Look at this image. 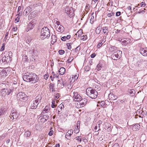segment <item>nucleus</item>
Here are the masks:
<instances>
[{
  "instance_id": "obj_1",
  "label": "nucleus",
  "mask_w": 147,
  "mask_h": 147,
  "mask_svg": "<svg viewBox=\"0 0 147 147\" xmlns=\"http://www.w3.org/2000/svg\"><path fill=\"white\" fill-rule=\"evenodd\" d=\"M23 80L27 82L33 81L34 83L36 82L38 80V78L36 75L32 73H27L23 76Z\"/></svg>"
},
{
  "instance_id": "obj_2",
  "label": "nucleus",
  "mask_w": 147,
  "mask_h": 147,
  "mask_svg": "<svg viewBox=\"0 0 147 147\" xmlns=\"http://www.w3.org/2000/svg\"><path fill=\"white\" fill-rule=\"evenodd\" d=\"M12 53L10 51H5L2 54V61L4 64L8 63L12 60Z\"/></svg>"
},
{
  "instance_id": "obj_3",
  "label": "nucleus",
  "mask_w": 147,
  "mask_h": 147,
  "mask_svg": "<svg viewBox=\"0 0 147 147\" xmlns=\"http://www.w3.org/2000/svg\"><path fill=\"white\" fill-rule=\"evenodd\" d=\"M86 92L87 95L92 98L95 99L97 97L98 93L95 90L91 88H88L86 89Z\"/></svg>"
},
{
  "instance_id": "obj_4",
  "label": "nucleus",
  "mask_w": 147,
  "mask_h": 147,
  "mask_svg": "<svg viewBox=\"0 0 147 147\" xmlns=\"http://www.w3.org/2000/svg\"><path fill=\"white\" fill-rule=\"evenodd\" d=\"M50 35V31L48 28L45 27L41 29L40 38L42 39L43 40L46 38H48Z\"/></svg>"
},
{
  "instance_id": "obj_5",
  "label": "nucleus",
  "mask_w": 147,
  "mask_h": 147,
  "mask_svg": "<svg viewBox=\"0 0 147 147\" xmlns=\"http://www.w3.org/2000/svg\"><path fill=\"white\" fill-rule=\"evenodd\" d=\"M122 52L121 51H117L114 53L111 56V58L114 60H117L121 58Z\"/></svg>"
},
{
  "instance_id": "obj_6",
  "label": "nucleus",
  "mask_w": 147,
  "mask_h": 147,
  "mask_svg": "<svg viewBox=\"0 0 147 147\" xmlns=\"http://www.w3.org/2000/svg\"><path fill=\"white\" fill-rule=\"evenodd\" d=\"M65 12L67 13L70 18L73 17L74 15V12L72 7H67L65 9Z\"/></svg>"
},
{
  "instance_id": "obj_7",
  "label": "nucleus",
  "mask_w": 147,
  "mask_h": 147,
  "mask_svg": "<svg viewBox=\"0 0 147 147\" xmlns=\"http://www.w3.org/2000/svg\"><path fill=\"white\" fill-rule=\"evenodd\" d=\"M12 90L9 88H7L6 89L4 88L1 90V92L2 95L5 96L6 95L9 94L12 92Z\"/></svg>"
},
{
  "instance_id": "obj_8",
  "label": "nucleus",
  "mask_w": 147,
  "mask_h": 147,
  "mask_svg": "<svg viewBox=\"0 0 147 147\" xmlns=\"http://www.w3.org/2000/svg\"><path fill=\"white\" fill-rule=\"evenodd\" d=\"M17 96L18 98L22 99V100L26 101L28 100V97L23 92H20L18 93L17 95Z\"/></svg>"
},
{
  "instance_id": "obj_9",
  "label": "nucleus",
  "mask_w": 147,
  "mask_h": 147,
  "mask_svg": "<svg viewBox=\"0 0 147 147\" xmlns=\"http://www.w3.org/2000/svg\"><path fill=\"white\" fill-rule=\"evenodd\" d=\"M10 69L6 68L3 69L0 73L1 76L3 77H5L10 74Z\"/></svg>"
},
{
  "instance_id": "obj_10",
  "label": "nucleus",
  "mask_w": 147,
  "mask_h": 147,
  "mask_svg": "<svg viewBox=\"0 0 147 147\" xmlns=\"http://www.w3.org/2000/svg\"><path fill=\"white\" fill-rule=\"evenodd\" d=\"M29 52L31 54L33 58H34L35 57L38 56V51L36 48L34 47H32L30 48Z\"/></svg>"
},
{
  "instance_id": "obj_11",
  "label": "nucleus",
  "mask_w": 147,
  "mask_h": 147,
  "mask_svg": "<svg viewBox=\"0 0 147 147\" xmlns=\"http://www.w3.org/2000/svg\"><path fill=\"white\" fill-rule=\"evenodd\" d=\"M74 101H81L82 98V97L78 94L77 92H74Z\"/></svg>"
},
{
  "instance_id": "obj_12",
  "label": "nucleus",
  "mask_w": 147,
  "mask_h": 147,
  "mask_svg": "<svg viewBox=\"0 0 147 147\" xmlns=\"http://www.w3.org/2000/svg\"><path fill=\"white\" fill-rule=\"evenodd\" d=\"M11 115L13 117V119H16L19 115V114L17 113L16 110L14 109L12 110Z\"/></svg>"
},
{
  "instance_id": "obj_13",
  "label": "nucleus",
  "mask_w": 147,
  "mask_h": 147,
  "mask_svg": "<svg viewBox=\"0 0 147 147\" xmlns=\"http://www.w3.org/2000/svg\"><path fill=\"white\" fill-rule=\"evenodd\" d=\"M140 52L143 55L147 56V48H141L140 50Z\"/></svg>"
},
{
  "instance_id": "obj_14",
  "label": "nucleus",
  "mask_w": 147,
  "mask_h": 147,
  "mask_svg": "<svg viewBox=\"0 0 147 147\" xmlns=\"http://www.w3.org/2000/svg\"><path fill=\"white\" fill-rule=\"evenodd\" d=\"M58 87L59 88H63L64 86V84L63 83V80L61 78L58 81Z\"/></svg>"
},
{
  "instance_id": "obj_15",
  "label": "nucleus",
  "mask_w": 147,
  "mask_h": 147,
  "mask_svg": "<svg viewBox=\"0 0 147 147\" xmlns=\"http://www.w3.org/2000/svg\"><path fill=\"white\" fill-rule=\"evenodd\" d=\"M86 102H83L81 103L80 102H77L76 107L78 108L83 107L86 104Z\"/></svg>"
},
{
  "instance_id": "obj_16",
  "label": "nucleus",
  "mask_w": 147,
  "mask_h": 147,
  "mask_svg": "<svg viewBox=\"0 0 147 147\" xmlns=\"http://www.w3.org/2000/svg\"><path fill=\"white\" fill-rule=\"evenodd\" d=\"M64 29V27L61 25L57 26L56 28V30L57 31L61 32H63Z\"/></svg>"
},
{
  "instance_id": "obj_17",
  "label": "nucleus",
  "mask_w": 147,
  "mask_h": 147,
  "mask_svg": "<svg viewBox=\"0 0 147 147\" xmlns=\"http://www.w3.org/2000/svg\"><path fill=\"white\" fill-rule=\"evenodd\" d=\"M102 30L103 32L105 34L107 35L109 32V27L107 26H104L102 27Z\"/></svg>"
},
{
  "instance_id": "obj_18",
  "label": "nucleus",
  "mask_w": 147,
  "mask_h": 147,
  "mask_svg": "<svg viewBox=\"0 0 147 147\" xmlns=\"http://www.w3.org/2000/svg\"><path fill=\"white\" fill-rule=\"evenodd\" d=\"M35 26L33 22H30L28 26L27 29L28 30L32 29Z\"/></svg>"
},
{
  "instance_id": "obj_19",
  "label": "nucleus",
  "mask_w": 147,
  "mask_h": 147,
  "mask_svg": "<svg viewBox=\"0 0 147 147\" xmlns=\"http://www.w3.org/2000/svg\"><path fill=\"white\" fill-rule=\"evenodd\" d=\"M123 40L121 41V42L123 43L124 45L128 44L130 43V40L129 39L125 38L123 39Z\"/></svg>"
},
{
  "instance_id": "obj_20",
  "label": "nucleus",
  "mask_w": 147,
  "mask_h": 147,
  "mask_svg": "<svg viewBox=\"0 0 147 147\" xmlns=\"http://www.w3.org/2000/svg\"><path fill=\"white\" fill-rule=\"evenodd\" d=\"M38 102H33V103L31 106V109H36L38 104Z\"/></svg>"
},
{
  "instance_id": "obj_21",
  "label": "nucleus",
  "mask_w": 147,
  "mask_h": 147,
  "mask_svg": "<svg viewBox=\"0 0 147 147\" xmlns=\"http://www.w3.org/2000/svg\"><path fill=\"white\" fill-rule=\"evenodd\" d=\"M109 100H113L116 99V97L115 96L113 95V94L112 93H111L109 94Z\"/></svg>"
},
{
  "instance_id": "obj_22",
  "label": "nucleus",
  "mask_w": 147,
  "mask_h": 147,
  "mask_svg": "<svg viewBox=\"0 0 147 147\" xmlns=\"http://www.w3.org/2000/svg\"><path fill=\"white\" fill-rule=\"evenodd\" d=\"M57 37L55 35H53L51 36V42L52 44H53L57 40Z\"/></svg>"
},
{
  "instance_id": "obj_23",
  "label": "nucleus",
  "mask_w": 147,
  "mask_h": 147,
  "mask_svg": "<svg viewBox=\"0 0 147 147\" xmlns=\"http://www.w3.org/2000/svg\"><path fill=\"white\" fill-rule=\"evenodd\" d=\"M65 69L63 67H61L59 70V72L60 74L63 75L65 72Z\"/></svg>"
},
{
  "instance_id": "obj_24",
  "label": "nucleus",
  "mask_w": 147,
  "mask_h": 147,
  "mask_svg": "<svg viewBox=\"0 0 147 147\" xmlns=\"http://www.w3.org/2000/svg\"><path fill=\"white\" fill-rule=\"evenodd\" d=\"M140 125L138 124H136L132 127V129L134 131H136L139 129L140 128Z\"/></svg>"
},
{
  "instance_id": "obj_25",
  "label": "nucleus",
  "mask_w": 147,
  "mask_h": 147,
  "mask_svg": "<svg viewBox=\"0 0 147 147\" xmlns=\"http://www.w3.org/2000/svg\"><path fill=\"white\" fill-rule=\"evenodd\" d=\"M102 30V28L100 26H98L96 29L95 32L96 34H99L100 33Z\"/></svg>"
},
{
  "instance_id": "obj_26",
  "label": "nucleus",
  "mask_w": 147,
  "mask_h": 147,
  "mask_svg": "<svg viewBox=\"0 0 147 147\" xmlns=\"http://www.w3.org/2000/svg\"><path fill=\"white\" fill-rule=\"evenodd\" d=\"M49 107L48 106H46L45 107L43 111L42 112V114H45L48 112L49 109Z\"/></svg>"
},
{
  "instance_id": "obj_27",
  "label": "nucleus",
  "mask_w": 147,
  "mask_h": 147,
  "mask_svg": "<svg viewBox=\"0 0 147 147\" xmlns=\"http://www.w3.org/2000/svg\"><path fill=\"white\" fill-rule=\"evenodd\" d=\"M6 110V109L5 108H1L0 109V116L2 115H4Z\"/></svg>"
},
{
  "instance_id": "obj_28",
  "label": "nucleus",
  "mask_w": 147,
  "mask_h": 147,
  "mask_svg": "<svg viewBox=\"0 0 147 147\" xmlns=\"http://www.w3.org/2000/svg\"><path fill=\"white\" fill-rule=\"evenodd\" d=\"M26 13H29L32 11V8L31 7H28L25 9Z\"/></svg>"
},
{
  "instance_id": "obj_29",
  "label": "nucleus",
  "mask_w": 147,
  "mask_h": 147,
  "mask_svg": "<svg viewBox=\"0 0 147 147\" xmlns=\"http://www.w3.org/2000/svg\"><path fill=\"white\" fill-rule=\"evenodd\" d=\"M31 135V133L29 131H26L24 132V136L26 137H29Z\"/></svg>"
},
{
  "instance_id": "obj_30",
  "label": "nucleus",
  "mask_w": 147,
  "mask_h": 147,
  "mask_svg": "<svg viewBox=\"0 0 147 147\" xmlns=\"http://www.w3.org/2000/svg\"><path fill=\"white\" fill-rule=\"evenodd\" d=\"M105 41H104L103 40V39H102L101 40V42H99L97 45V47L98 48H100L102 45L105 42Z\"/></svg>"
},
{
  "instance_id": "obj_31",
  "label": "nucleus",
  "mask_w": 147,
  "mask_h": 147,
  "mask_svg": "<svg viewBox=\"0 0 147 147\" xmlns=\"http://www.w3.org/2000/svg\"><path fill=\"white\" fill-rule=\"evenodd\" d=\"M80 47L79 45L75 49H73L72 51H74L76 53H77L80 51Z\"/></svg>"
},
{
  "instance_id": "obj_32",
  "label": "nucleus",
  "mask_w": 147,
  "mask_h": 147,
  "mask_svg": "<svg viewBox=\"0 0 147 147\" xmlns=\"http://www.w3.org/2000/svg\"><path fill=\"white\" fill-rule=\"evenodd\" d=\"M117 49V47L115 46H112L110 48V50L111 52H113L115 51Z\"/></svg>"
},
{
  "instance_id": "obj_33",
  "label": "nucleus",
  "mask_w": 147,
  "mask_h": 147,
  "mask_svg": "<svg viewBox=\"0 0 147 147\" xmlns=\"http://www.w3.org/2000/svg\"><path fill=\"white\" fill-rule=\"evenodd\" d=\"M82 32V30H79L78 31L77 33L76 34V36L78 37H79L81 35Z\"/></svg>"
},
{
  "instance_id": "obj_34",
  "label": "nucleus",
  "mask_w": 147,
  "mask_h": 147,
  "mask_svg": "<svg viewBox=\"0 0 147 147\" xmlns=\"http://www.w3.org/2000/svg\"><path fill=\"white\" fill-rule=\"evenodd\" d=\"M23 58V60L24 61V62H26L27 61H28V59L27 57V56L26 55H24L22 57Z\"/></svg>"
},
{
  "instance_id": "obj_35",
  "label": "nucleus",
  "mask_w": 147,
  "mask_h": 147,
  "mask_svg": "<svg viewBox=\"0 0 147 147\" xmlns=\"http://www.w3.org/2000/svg\"><path fill=\"white\" fill-rule=\"evenodd\" d=\"M43 119L45 120V121H46L49 118V116L47 115H43L42 117Z\"/></svg>"
},
{
  "instance_id": "obj_36",
  "label": "nucleus",
  "mask_w": 147,
  "mask_h": 147,
  "mask_svg": "<svg viewBox=\"0 0 147 147\" xmlns=\"http://www.w3.org/2000/svg\"><path fill=\"white\" fill-rule=\"evenodd\" d=\"M41 99V97L40 95H39L37 96L36 98L35 101H38L40 100Z\"/></svg>"
},
{
  "instance_id": "obj_37",
  "label": "nucleus",
  "mask_w": 147,
  "mask_h": 147,
  "mask_svg": "<svg viewBox=\"0 0 147 147\" xmlns=\"http://www.w3.org/2000/svg\"><path fill=\"white\" fill-rule=\"evenodd\" d=\"M100 102L101 104V106L103 107H105L106 106V104H105V102Z\"/></svg>"
},
{
  "instance_id": "obj_38",
  "label": "nucleus",
  "mask_w": 147,
  "mask_h": 147,
  "mask_svg": "<svg viewBox=\"0 0 147 147\" xmlns=\"http://www.w3.org/2000/svg\"><path fill=\"white\" fill-rule=\"evenodd\" d=\"M80 121H78L77 122V123L76 124V127L75 128V129H79V125H80Z\"/></svg>"
},
{
  "instance_id": "obj_39",
  "label": "nucleus",
  "mask_w": 147,
  "mask_h": 147,
  "mask_svg": "<svg viewBox=\"0 0 147 147\" xmlns=\"http://www.w3.org/2000/svg\"><path fill=\"white\" fill-rule=\"evenodd\" d=\"M73 57H69L67 61L69 63L71 62L73 59Z\"/></svg>"
},
{
  "instance_id": "obj_40",
  "label": "nucleus",
  "mask_w": 147,
  "mask_h": 147,
  "mask_svg": "<svg viewBox=\"0 0 147 147\" xmlns=\"http://www.w3.org/2000/svg\"><path fill=\"white\" fill-rule=\"evenodd\" d=\"M87 38V36L86 35H83V36H81V40H84L86 39Z\"/></svg>"
},
{
  "instance_id": "obj_41",
  "label": "nucleus",
  "mask_w": 147,
  "mask_h": 147,
  "mask_svg": "<svg viewBox=\"0 0 147 147\" xmlns=\"http://www.w3.org/2000/svg\"><path fill=\"white\" fill-rule=\"evenodd\" d=\"M76 139L77 141L81 142L82 141V139L81 138L80 136H78L76 138Z\"/></svg>"
},
{
  "instance_id": "obj_42",
  "label": "nucleus",
  "mask_w": 147,
  "mask_h": 147,
  "mask_svg": "<svg viewBox=\"0 0 147 147\" xmlns=\"http://www.w3.org/2000/svg\"><path fill=\"white\" fill-rule=\"evenodd\" d=\"M115 13L114 12L109 13L107 14V16L108 17H110L114 15Z\"/></svg>"
},
{
  "instance_id": "obj_43",
  "label": "nucleus",
  "mask_w": 147,
  "mask_h": 147,
  "mask_svg": "<svg viewBox=\"0 0 147 147\" xmlns=\"http://www.w3.org/2000/svg\"><path fill=\"white\" fill-rule=\"evenodd\" d=\"M52 104L51 105V106L52 108H54L56 107L57 105L55 104V102H52Z\"/></svg>"
},
{
  "instance_id": "obj_44",
  "label": "nucleus",
  "mask_w": 147,
  "mask_h": 147,
  "mask_svg": "<svg viewBox=\"0 0 147 147\" xmlns=\"http://www.w3.org/2000/svg\"><path fill=\"white\" fill-rule=\"evenodd\" d=\"M71 135L69 134H67V133H66L65 135V138L67 139H69V138L71 136Z\"/></svg>"
},
{
  "instance_id": "obj_45",
  "label": "nucleus",
  "mask_w": 147,
  "mask_h": 147,
  "mask_svg": "<svg viewBox=\"0 0 147 147\" xmlns=\"http://www.w3.org/2000/svg\"><path fill=\"white\" fill-rule=\"evenodd\" d=\"M67 48L69 49H70L71 48V44L70 43H67Z\"/></svg>"
},
{
  "instance_id": "obj_46",
  "label": "nucleus",
  "mask_w": 147,
  "mask_h": 147,
  "mask_svg": "<svg viewBox=\"0 0 147 147\" xmlns=\"http://www.w3.org/2000/svg\"><path fill=\"white\" fill-rule=\"evenodd\" d=\"M90 67L88 66H86L84 67V69L86 71H88L90 70Z\"/></svg>"
},
{
  "instance_id": "obj_47",
  "label": "nucleus",
  "mask_w": 147,
  "mask_h": 147,
  "mask_svg": "<svg viewBox=\"0 0 147 147\" xmlns=\"http://www.w3.org/2000/svg\"><path fill=\"white\" fill-rule=\"evenodd\" d=\"M54 86V84H52V83H51L50 84L49 87L51 89H52V91H53V87Z\"/></svg>"
},
{
  "instance_id": "obj_48",
  "label": "nucleus",
  "mask_w": 147,
  "mask_h": 147,
  "mask_svg": "<svg viewBox=\"0 0 147 147\" xmlns=\"http://www.w3.org/2000/svg\"><path fill=\"white\" fill-rule=\"evenodd\" d=\"M59 53L61 55H63L65 53V51L63 50H60L59 51Z\"/></svg>"
},
{
  "instance_id": "obj_49",
  "label": "nucleus",
  "mask_w": 147,
  "mask_h": 147,
  "mask_svg": "<svg viewBox=\"0 0 147 147\" xmlns=\"http://www.w3.org/2000/svg\"><path fill=\"white\" fill-rule=\"evenodd\" d=\"M67 133V134L71 135L73 134V131L71 129L68 131Z\"/></svg>"
},
{
  "instance_id": "obj_50",
  "label": "nucleus",
  "mask_w": 147,
  "mask_h": 147,
  "mask_svg": "<svg viewBox=\"0 0 147 147\" xmlns=\"http://www.w3.org/2000/svg\"><path fill=\"white\" fill-rule=\"evenodd\" d=\"M90 22L91 24H92L94 22V17L93 16H92L91 17L90 19Z\"/></svg>"
},
{
  "instance_id": "obj_51",
  "label": "nucleus",
  "mask_w": 147,
  "mask_h": 147,
  "mask_svg": "<svg viewBox=\"0 0 147 147\" xmlns=\"http://www.w3.org/2000/svg\"><path fill=\"white\" fill-rule=\"evenodd\" d=\"M59 96H60V94H58V93L55 96V100H56L57 99H58L59 98Z\"/></svg>"
},
{
  "instance_id": "obj_52",
  "label": "nucleus",
  "mask_w": 147,
  "mask_h": 147,
  "mask_svg": "<svg viewBox=\"0 0 147 147\" xmlns=\"http://www.w3.org/2000/svg\"><path fill=\"white\" fill-rule=\"evenodd\" d=\"M4 47H5V43H4L3 44H2V46L1 47V48L0 50L1 51H3V50H4Z\"/></svg>"
},
{
  "instance_id": "obj_53",
  "label": "nucleus",
  "mask_w": 147,
  "mask_h": 147,
  "mask_svg": "<svg viewBox=\"0 0 147 147\" xmlns=\"http://www.w3.org/2000/svg\"><path fill=\"white\" fill-rule=\"evenodd\" d=\"M67 40V39L66 37L65 36L62 37L61 38V40L63 41H65Z\"/></svg>"
},
{
  "instance_id": "obj_54",
  "label": "nucleus",
  "mask_w": 147,
  "mask_h": 147,
  "mask_svg": "<svg viewBox=\"0 0 147 147\" xmlns=\"http://www.w3.org/2000/svg\"><path fill=\"white\" fill-rule=\"evenodd\" d=\"M48 77H49V74L48 73H47L45 75V77H44V78L46 80H47L48 79Z\"/></svg>"
},
{
  "instance_id": "obj_55",
  "label": "nucleus",
  "mask_w": 147,
  "mask_h": 147,
  "mask_svg": "<svg viewBox=\"0 0 147 147\" xmlns=\"http://www.w3.org/2000/svg\"><path fill=\"white\" fill-rule=\"evenodd\" d=\"M121 14V12L120 11H118L116 13V16H119Z\"/></svg>"
},
{
  "instance_id": "obj_56",
  "label": "nucleus",
  "mask_w": 147,
  "mask_h": 147,
  "mask_svg": "<svg viewBox=\"0 0 147 147\" xmlns=\"http://www.w3.org/2000/svg\"><path fill=\"white\" fill-rule=\"evenodd\" d=\"M55 24H56L57 25V26H60L61 25L60 24V22L59 21L56 20V22H55Z\"/></svg>"
},
{
  "instance_id": "obj_57",
  "label": "nucleus",
  "mask_w": 147,
  "mask_h": 147,
  "mask_svg": "<svg viewBox=\"0 0 147 147\" xmlns=\"http://www.w3.org/2000/svg\"><path fill=\"white\" fill-rule=\"evenodd\" d=\"M78 78V76L77 75H75L74 76V78L73 77V78L74 79V80H77Z\"/></svg>"
},
{
  "instance_id": "obj_58",
  "label": "nucleus",
  "mask_w": 147,
  "mask_h": 147,
  "mask_svg": "<svg viewBox=\"0 0 147 147\" xmlns=\"http://www.w3.org/2000/svg\"><path fill=\"white\" fill-rule=\"evenodd\" d=\"M19 21V18L18 17L15 19V21L16 23L18 22Z\"/></svg>"
},
{
  "instance_id": "obj_59",
  "label": "nucleus",
  "mask_w": 147,
  "mask_h": 147,
  "mask_svg": "<svg viewBox=\"0 0 147 147\" xmlns=\"http://www.w3.org/2000/svg\"><path fill=\"white\" fill-rule=\"evenodd\" d=\"M134 91V90H131L130 89L129 90L128 92L130 94H132L133 93Z\"/></svg>"
},
{
  "instance_id": "obj_60",
  "label": "nucleus",
  "mask_w": 147,
  "mask_h": 147,
  "mask_svg": "<svg viewBox=\"0 0 147 147\" xmlns=\"http://www.w3.org/2000/svg\"><path fill=\"white\" fill-rule=\"evenodd\" d=\"M53 133V131H50L49 133V135L50 136H51Z\"/></svg>"
},
{
  "instance_id": "obj_61",
  "label": "nucleus",
  "mask_w": 147,
  "mask_h": 147,
  "mask_svg": "<svg viewBox=\"0 0 147 147\" xmlns=\"http://www.w3.org/2000/svg\"><path fill=\"white\" fill-rule=\"evenodd\" d=\"M140 4L141 5V6L144 7L146 5L145 3L144 2H142V3H141Z\"/></svg>"
},
{
  "instance_id": "obj_62",
  "label": "nucleus",
  "mask_w": 147,
  "mask_h": 147,
  "mask_svg": "<svg viewBox=\"0 0 147 147\" xmlns=\"http://www.w3.org/2000/svg\"><path fill=\"white\" fill-rule=\"evenodd\" d=\"M100 67H101V66H100V65H97V68H98L97 70H100Z\"/></svg>"
},
{
  "instance_id": "obj_63",
  "label": "nucleus",
  "mask_w": 147,
  "mask_h": 147,
  "mask_svg": "<svg viewBox=\"0 0 147 147\" xmlns=\"http://www.w3.org/2000/svg\"><path fill=\"white\" fill-rule=\"evenodd\" d=\"M95 56V53H93L92 54L91 56L90 57L91 58H94Z\"/></svg>"
},
{
  "instance_id": "obj_64",
  "label": "nucleus",
  "mask_w": 147,
  "mask_h": 147,
  "mask_svg": "<svg viewBox=\"0 0 147 147\" xmlns=\"http://www.w3.org/2000/svg\"><path fill=\"white\" fill-rule=\"evenodd\" d=\"M119 146L118 144H115L113 146V147H119Z\"/></svg>"
}]
</instances>
